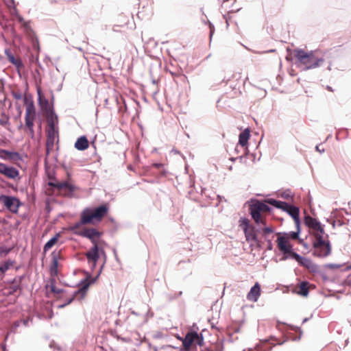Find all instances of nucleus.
Masks as SVG:
<instances>
[{
  "instance_id": "obj_43",
  "label": "nucleus",
  "mask_w": 351,
  "mask_h": 351,
  "mask_svg": "<svg viewBox=\"0 0 351 351\" xmlns=\"http://www.w3.org/2000/svg\"><path fill=\"white\" fill-rule=\"evenodd\" d=\"M311 213L313 215H315L314 212L311 209Z\"/></svg>"
},
{
  "instance_id": "obj_33",
  "label": "nucleus",
  "mask_w": 351,
  "mask_h": 351,
  "mask_svg": "<svg viewBox=\"0 0 351 351\" xmlns=\"http://www.w3.org/2000/svg\"><path fill=\"white\" fill-rule=\"evenodd\" d=\"M304 223L307 225V215L306 213V210H304Z\"/></svg>"
},
{
  "instance_id": "obj_16",
  "label": "nucleus",
  "mask_w": 351,
  "mask_h": 351,
  "mask_svg": "<svg viewBox=\"0 0 351 351\" xmlns=\"http://www.w3.org/2000/svg\"><path fill=\"white\" fill-rule=\"evenodd\" d=\"M261 295V286L258 282H256L255 285L251 288L250 291L247 295V299L251 302H256Z\"/></svg>"
},
{
  "instance_id": "obj_41",
  "label": "nucleus",
  "mask_w": 351,
  "mask_h": 351,
  "mask_svg": "<svg viewBox=\"0 0 351 351\" xmlns=\"http://www.w3.org/2000/svg\"><path fill=\"white\" fill-rule=\"evenodd\" d=\"M311 287H313V288L314 289V288H315V286H314V285H313H313H310L308 284V289H310Z\"/></svg>"
},
{
  "instance_id": "obj_6",
  "label": "nucleus",
  "mask_w": 351,
  "mask_h": 351,
  "mask_svg": "<svg viewBox=\"0 0 351 351\" xmlns=\"http://www.w3.org/2000/svg\"><path fill=\"white\" fill-rule=\"evenodd\" d=\"M25 126L29 130L31 135L34 134V121L36 119V110L33 101H27V98L25 99Z\"/></svg>"
},
{
  "instance_id": "obj_48",
  "label": "nucleus",
  "mask_w": 351,
  "mask_h": 351,
  "mask_svg": "<svg viewBox=\"0 0 351 351\" xmlns=\"http://www.w3.org/2000/svg\"><path fill=\"white\" fill-rule=\"evenodd\" d=\"M350 269H351V265L349 267Z\"/></svg>"
},
{
  "instance_id": "obj_9",
  "label": "nucleus",
  "mask_w": 351,
  "mask_h": 351,
  "mask_svg": "<svg viewBox=\"0 0 351 351\" xmlns=\"http://www.w3.org/2000/svg\"><path fill=\"white\" fill-rule=\"evenodd\" d=\"M204 343V338L202 334H198L195 331H191L186 333L182 341L183 346L185 349L189 350L194 345L202 346Z\"/></svg>"
},
{
  "instance_id": "obj_27",
  "label": "nucleus",
  "mask_w": 351,
  "mask_h": 351,
  "mask_svg": "<svg viewBox=\"0 0 351 351\" xmlns=\"http://www.w3.org/2000/svg\"><path fill=\"white\" fill-rule=\"evenodd\" d=\"M88 285H86L83 287L82 289H81L80 290H79L78 291H75L73 295H71L67 300V302L66 303H64V304H62L60 306V307H64L65 306L69 304L70 303L72 302V301L74 300L75 297L76 296V295L80 292V291H82V292H85L86 291V289L88 288Z\"/></svg>"
},
{
  "instance_id": "obj_10",
  "label": "nucleus",
  "mask_w": 351,
  "mask_h": 351,
  "mask_svg": "<svg viewBox=\"0 0 351 351\" xmlns=\"http://www.w3.org/2000/svg\"><path fill=\"white\" fill-rule=\"evenodd\" d=\"M0 204L12 213H17L21 206L20 200L13 196L0 195Z\"/></svg>"
},
{
  "instance_id": "obj_28",
  "label": "nucleus",
  "mask_w": 351,
  "mask_h": 351,
  "mask_svg": "<svg viewBox=\"0 0 351 351\" xmlns=\"http://www.w3.org/2000/svg\"><path fill=\"white\" fill-rule=\"evenodd\" d=\"M9 117L4 112L0 113V125L6 126L9 123Z\"/></svg>"
},
{
  "instance_id": "obj_8",
  "label": "nucleus",
  "mask_w": 351,
  "mask_h": 351,
  "mask_svg": "<svg viewBox=\"0 0 351 351\" xmlns=\"http://www.w3.org/2000/svg\"><path fill=\"white\" fill-rule=\"evenodd\" d=\"M239 226L243 229L245 239L247 242L257 241V235L255 228L250 225V220L247 218H241L239 219Z\"/></svg>"
},
{
  "instance_id": "obj_12",
  "label": "nucleus",
  "mask_w": 351,
  "mask_h": 351,
  "mask_svg": "<svg viewBox=\"0 0 351 351\" xmlns=\"http://www.w3.org/2000/svg\"><path fill=\"white\" fill-rule=\"evenodd\" d=\"M58 138L55 129H48L46 142V158L55 150L56 141Z\"/></svg>"
},
{
  "instance_id": "obj_46",
  "label": "nucleus",
  "mask_w": 351,
  "mask_h": 351,
  "mask_svg": "<svg viewBox=\"0 0 351 351\" xmlns=\"http://www.w3.org/2000/svg\"><path fill=\"white\" fill-rule=\"evenodd\" d=\"M316 149H317L318 151H319V150H320V148H319V147H318V146H317V147H316Z\"/></svg>"
},
{
  "instance_id": "obj_37",
  "label": "nucleus",
  "mask_w": 351,
  "mask_h": 351,
  "mask_svg": "<svg viewBox=\"0 0 351 351\" xmlns=\"http://www.w3.org/2000/svg\"><path fill=\"white\" fill-rule=\"evenodd\" d=\"M308 271H314V269H313V267H312L309 264H308Z\"/></svg>"
},
{
  "instance_id": "obj_44",
  "label": "nucleus",
  "mask_w": 351,
  "mask_h": 351,
  "mask_svg": "<svg viewBox=\"0 0 351 351\" xmlns=\"http://www.w3.org/2000/svg\"><path fill=\"white\" fill-rule=\"evenodd\" d=\"M27 23H26V22H24V26H25V27H27Z\"/></svg>"
},
{
  "instance_id": "obj_1",
  "label": "nucleus",
  "mask_w": 351,
  "mask_h": 351,
  "mask_svg": "<svg viewBox=\"0 0 351 351\" xmlns=\"http://www.w3.org/2000/svg\"><path fill=\"white\" fill-rule=\"evenodd\" d=\"M75 234L88 239L93 243V247L85 253V256L88 263L91 264L94 268L100 255H105V252L103 247L104 241L99 239L102 235V232L98 231L94 228H86L75 232Z\"/></svg>"
},
{
  "instance_id": "obj_45",
  "label": "nucleus",
  "mask_w": 351,
  "mask_h": 351,
  "mask_svg": "<svg viewBox=\"0 0 351 351\" xmlns=\"http://www.w3.org/2000/svg\"><path fill=\"white\" fill-rule=\"evenodd\" d=\"M316 149H317L318 151H319V150H320V148H319V147H318V146H317V147H316Z\"/></svg>"
},
{
  "instance_id": "obj_40",
  "label": "nucleus",
  "mask_w": 351,
  "mask_h": 351,
  "mask_svg": "<svg viewBox=\"0 0 351 351\" xmlns=\"http://www.w3.org/2000/svg\"><path fill=\"white\" fill-rule=\"evenodd\" d=\"M202 351H211L210 349H208V348H204L203 350H202Z\"/></svg>"
},
{
  "instance_id": "obj_30",
  "label": "nucleus",
  "mask_w": 351,
  "mask_h": 351,
  "mask_svg": "<svg viewBox=\"0 0 351 351\" xmlns=\"http://www.w3.org/2000/svg\"><path fill=\"white\" fill-rule=\"evenodd\" d=\"M224 347L222 341H217L210 348L211 351H223Z\"/></svg>"
},
{
  "instance_id": "obj_25",
  "label": "nucleus",
  "mask_w": 351,
  "mask_h": 351,
  "mask_svg": "<svg viewBox=\"0 0 351 351\" xmlns=\"http://www.w3.org/2000/svg\"><path fill=\"white\" fill-rule=\"evenodd\" d=\"M15 264L14 261L8 260L3 263L0 265V276L2 277L4 276V274L12 267H13Z\"/></svg>"
},
{
  "instance_id": "obj_18",
  "label": "nucleus",
  "mask_w": 351,
  "mask_h": 351,
  "mask_svg": "<svg viewBox=\"0 0 351 351\" xmlns=\"http://www.w3.org/2000/svg\"><path fill=\"white\" fill-rule=\"evenodd\" d=\"M292 291L298 295H301L303 296L307 295V282L302 281L298 282L295 285L293 286Z\"/></svg>"
},
{
  "instance_id": "obj_34",
  "label": "nucleus",
  "mask_w": 351,
  "mask_h": 351,
  "mask_svg": "<svg viewBox=\"0 0 351 351\" xmlns=\"http://www.w3.org/2000/svg\"><path fill=\"white\" fill-rule=\"evenodd\" d=\"M53 267L56 268L58 265V261L56 259H54L53 261Z\"/></svg>"
},
{
  "instance_id": "obj_2",
  "label": "nucleus",
  "mask_w": 351,
  "mask_h": 351,
  "mask_svg": "<svg viewBox=\"0 0 351 351\" xmlns=\"http://www.w3.org/2000/svg\"><path fill=\"white\" fill-rule=\"evenodd\" d=\"M308 228L313 232V255L317 257H326L330 254L331 247L328 236L325 235L324 228L320 223L308 215Z\"/></svg>"
},
{
  "instance_id": "obj_38",
  "label": "nucleus",
  "mask_w": 351,
  "mask_h": 351,
  "mask_svg": "<svg viewBox=\"0 0 351 351\" xmlns=\"http://www.w3.org/2000/svg\"><path fill=\"white\" fill-rule=\"evenodd\" d=\"M15 98L16 99H21V95L19 94V95H15Z\"/></svg>"
},
{
  "instance_id": "obj_3",
  "label": "nucleus",
  "mask_w": 351,
  "mask_h": 351,
  "mask_svg": "<svg viewBox=\"0 0 351 351\" xmlns=\"http://www.w3.org/2000/svg\"><path fill=\"white\" fill-rule=\"evenodd\" d=\"M109 206L108 204H102L97 208H86L82 210L80 215V221L71 227V230L77 232L82 225L95 224L101 221L103 218L108 214Z\"/></svg>"
},
{
  "instance_id": "obj_5",
  "label": "nucleus",
  "mask_w": 351,
  "mask_h": 351,
  "mask_svg": "<svg viewBox=\"0 0 351 351\" xmlns=\"http://www.w3.org/2000/svg\"><path fill=\"white\" fill-rule=\"evenodd\" d=\"M249 210L256 224L266 225L265 214L270 211V207L266 203L256 200L250 206Z\"/></svg>"
},
{
  "instance_id": "obj_39",
  "label": "nucleus",
  "mask_w": 351,
  "mask_h": 351,
  "mask_svg": "<svg viewBox=\"0 0 351 351\" xmlns=\"http://www.w3.org/2000/svg\"><path fill=\"white\" fill-rule=\"evenodd\" d=\"M117 27V25H114V26L113 27V31H114V32H118V30L116 29V27Z\"/></svg>"
},
{
  "instance_id": "obj_26",
  "label": "nucleus",
  "mask_w": 351,
  "mask_h": 351,
  "mask_svg": "<svg viewBox=\"0 0 351 351\" xmlns=\"http://www.w3.org/2000/svg\"><path fill=\"white\" fill-rule=\"evenodd\" d=\"M60 237V233H57L56 235L48 241L43 248L45 252L49 251L59 240Z\"/></svg>"
},
{
  "instance_id": "obj_31",
  "label": "nucleus",
  "mask_w": 351,
  "mask_h": 351,
  "mask_svg": "<svg viewBox=\"0 0 351 351\" xmlns=\"http://www.w3.org/2000/svg\"><path fill=\"white\" fill-rule=\"evenodd\" d=\"M12 248H6L4 247H0V255L1 257H5L10 251Z\"/></svg>"
},
{
  "instance_id": "obj_29",
  "label": "nucleus",
  "mask_w": 351,
  "mask_h": 351,
  "mask_svg": "<svg viewBox=\"0 0 351 351\" xmlns=\"http://www.w3.org/2000/svg\"><path fill=\"white\" fill-rule=\"evenodd\" d=\"M49 287H50V290L52 293L56 294V295H58V294H60V293H63V291L62 289H58L56 286H55V280H52L50 282V285H49Z\"/></svg>"
},
{
  "instance_id": "obj_19",
  "label": "nucleus",
  "mask_w": 351,
  "mask_h": 351,
  "mask_svg": "<svg viewBox=\"0 0 351 351\" xmlns=\"http://www.w3.org/2000/svg\"><path fill=\"white\" fill-rule=\"evenodd\" d=\"M89 142L85 136L78 138L75 143V148L80 151H84L88 148Z\"/></svg>"
},
{
  "instance_id": "obj_4",
  "label": "nucleus",
  "mask_w": 351,
  "mask_h": 351,
  "mask_svg": "<svg viewBox=\"0 0 351 351\" xmlns=\"http://www.w3.org/2000/svg\"><path fill=\"white\" fill-rule=\"evenodd\" d=\"M298 237V232H291L289 234H284L283 235H280L278 234V237L277 239V243L278 249L283 252L285 254H289L292 257L295 258L299 263L304 266H307L305 263L302 261L304 258H301L298 254L291 251V245L289 243V239L291 238L292 239H297Z\"/></svg>"
},
{
  "instance_id": "obj_22",
  "label": "nucleus",
  "mask_w": 351,
  "mask_h": 351,
  "mask_svg": "<svg viewBox=\"0 0 351 351\" xmlns=\"http://www.w3.org/2000/svg\"><path fill=\"white\" fill-rule=\"evenodd\" d=\"M1 157L3 158H8L11 160H19L21 159L20 154L17 152H12L8 150L2 149L0 152Z\"/></svg>"
},
{
  "instance_id": "obj_36",
  "label": "nucleus",
  "mask_w": 351,
  "mask_h": 351,
  "mask_svg": "<svg viewBox=\"0 0 351 351\" xmlns=\"http://www.w3.org/2000/svg\"><path fill=\"white\" fill-rule=\"evenodd\" d=\"M156 168H159L162 165L161 164H157V163H155L153 165Z\"/></svg>"
},
{
  "instance_id": "obj_42",
  "label": "nucleus",
  "mask_w": 351,
  "mask_h": 351,
  "mask_svg": "<svg viewBox=\"0 0 351 351\" xmlns=\"http://www.w3.org/2000/svg\"><path fill=\"white\" fill-rule=\"evenodd\" d=\"M19 21H21V22L23 21V18H21V17H20V18H19Z\"/></svg>"
},
{
  "instance_id": "obj_47",
  "label": "nucleus",
  "mask_w": 351,
  "mask_h": 351,
  "mask_svg": "<svg viewBox=\"0 0 351 351\" xmlns=\"http://www.w3.org/2000/svg\"><path fill=\"white\" fill-rule=\"evenodd\" d=\"M228 0H224V1H228Z\"/></svg>"
},
{
  "instance_id": "obj_32",
  "label": "nucleus",
  "mask_w": 351,
  "mask_h": 351,
  "mask_svg": "<svg viewBox=\"0 0 351 351\" xmlns=\"http://www.w3.org/2000/svg\"><path fill=\"white\" fill-rule=\"evenodd\" d=\"M262 230H263V233L265 235H267V234H269L270 233H272L273 231H274L272 227H264Z\"/></svg>"
},
{
  "instance_id": "obj_7",
  "label": "nucleus",
  "mask_w": 351,
  "mask_h": 351,
  "mask_svg": "<svg viewBox=\"0 0 351 351\" xmlns=\"http://www.w3.org/2000/svg\"><path fill=\"white\" fill-rule=\"evenodd\" d=\"M48 185L55 188L58 193L67 197H71L76 189L75 186L68 181L49 182Z\"/></svg>"
},
{
  "instance_id": "obj_24",
  "label": "nucleus",
  "mask_w": 351,
  "mask_h": 351,
  "mask_svg": "<svg viewBox=\"0 0 351 351\" xmlns=\"http://www.w3.org/2000/svg\"><path fill=\"white\" fill-rule=\"evenodd\" d=\"M287 212L293 217L296 226H299V209L298 208L290 205V208H288Z\"/></svg>"
},
{
  "instance_id": "obj_11",
  "label": "nucleus",
  "mask_w": 351,
  "mask_h": 351,
  "mask_svg": "<svg viewBox=\"0 0 351 351\" xmlns=\"http://www.w3.org/2000/svg\"><path fill=\"white\" fill-rule=\"evenodd\" d=\"M294 64L303 70L307 69V53L303 50L295 49L292 53Z\"/></svg>"
},
{
  "instance_id": "obj_35",
  "label": "nucleus",
  "mask_w": 351,
  "mask_h": 351,
  "mask_svg": "<svg viewBox=\"0 0 351 351\" xmlns=\"http://www.w3.org/2000/svg\"><path fill=\"white\" fill-rule=\"evenodd\" d=\"M46 193L50 195L53 193V191H50L49 189H47Z\"/></svg>"
},
{
  "instance_id": "obj_13",
  "label": "nucleus",
  "mask_w": 351,
  "mask_h": 351,
  "mask_svg": "<svg viewBox=\"0 0 351 351\" xmlns=\"http://www.w3.org/2000/svg\"><path fill=\"white\" fill-rule=\"evenodd\" d=\"M0 173L10 179L15 180L19 176V171L13 167L0 162Z\"/></svg>"
},
{
  "instance_id": "obj_23",
  "label": "nucleus",
  "mask_w": 351,
  "mask_h": 351,
  "mask_svg": "<svg viewBox=\"0 0 351 351\" xmlns=\"http://www.w3.org/2000/svg\"><path fill=\"white\" fill-rule=\"evenodd\" d=\"M250 130L249 129H245L243 132H242L239 134V143L242 147H245L247 145V142L250 138Z\"/></svg>"
},
{
  "instance_id": "obj_14",
  "label": "nucleus",
  "mask_w": 351,
  "mask_h": 351,
  "mask_svg": "<svg viewBox=\"0 0 351 351\" xmlns=\"http://www.w3.org/2000/svg\"><path fill=\"white\" fill-rule=\"evenodd\" d=\"M308 69L315 68L320 64H322L324 62L323 55L321 52H315L311 53H308Z\"/></svg>"
},
{
  "instance_id": "obj_15",
  "label": "nucleus",
  "mask_w": 351,
  "mask_h": 351,
  "mask_svg": "<svg viewBox=\"0 0 351 351\" xmlns=\"http://www.w3.org/2000/svg\"><path fill=\"white\" fill-rule=\"evenodd\" d=\"M38 96V104L44 113L51 112L53 110L52 106L50 105L48 99H47L43 95L40 88L38 87L37 89Z\"/></svg>"
},
{
  "instance_id": "obj_21",
  "label": "nucleus",
  "mask_w": 351,
  "mask_h": 351,
  "mask_svg": "<svg viewBox=\"0 0 351 351\" xmlns=\"http://www.w3.org/2000/svg\"><path fill=\"white\" fill-rule=\"evenodd\" d=\"M47 123L49 125L48 129H55V124L58 121V117L56 115L53 110H51V112H47L45 113Z\"/></svg>"
},
{
  "instance_id": "obj_20",
  "label": "nucleus",
  "mask_w": 351,
  "mask_h": 351,
  "mask_svg": "<svg viewBox=\"0 0 351 351\" xmlns=\"http://www.w3.org/2000/svg\"><path fill=\"white\" fill-rule=\"evenodd\" d=\"M267 202L286 212L288 210V208H290V204L285 202L278 201L274 199H267Z\"/></svg>"
},
{
  "instance_id": "obj_17",
  "label": "nucleus",
  "mask_w": 351,
  "mask_h": 351,
  "mask_svg": "<svg viewBox=\"0 0 351 351\" xmlns=\"http://www.w3.org/2000/svg\"><path fill=\"white\" fill-rule=\"evenodd\" d=\"M5 53L9 62L16 66L17 71L19 73L21 70L24 68V64L21 60L19 58H15L8 49H5Z\"/></svg>"
}]
</instances>
